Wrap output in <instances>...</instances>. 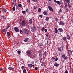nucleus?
I'll return each mask as SVG.
<instances>
[{
	"mask_svg": "<svg viewBox=\"0 0 73 73\" xmlns=\"http://www.w3.org/2000/svg\"><path fill=\"white\" fill-rule=\"evenodd\" d=\"M26 24H27V22L23 20L21 22V25L22 26H25Z\"/></svg>",
	"mask_w": 73,
	"mask_h": 73,
	"instance_id": "2",
	"label": "nucleus"
},
{
	"mask_svg": "<svg viewBox=\"0 0 73 73\" xmlns=\"http://www.w3.org/2000/svg\"><path fill=\"white\" fill-rule=\"evenodd\" d=\"M62 39H63V40H64V41H65V40H66V37H63Z\"/></svg>",
	"mask_w": 73,
	"mask_h": 73,
	"instance_id": "30",
	"label": "nucleus"
},
{
	"mask_svg": "<svg viewBox=\"0 0 73 73\" xmlns=\"http://www.w3.org/2000/svg\"><path fill=\"white\" fill-rule=\"evenodd\" d=\"M46 36H47V37H48V35H46Z\"/></svg>",
	"mask_w": 73,
	"mask_h": 73,
	"instance_id": "56",
	"label": "nucleus"
},
{
	"mask_svg": "<svg viewBox=\"0 0 73 73\" xmlns=\"http://www.w3.org/2000/svg\"><path fill=\"white\" fill-rule=\"evenodd\" d=\"M65 55H63L62 56V58H65Z\"/></svg>",
	"mask_w": 73,
	"mask_h": 73,
	"instance_id": "42",
	"label": "nucleus"
},
{
	"mask_svg": "<svg viewBox=\"0 0 73 73\" xmlns=\"http://www.w3.org/2000/svg\"><path fill=\"white\" fill-rule=\"evenodd\" d=\"M28 66L29 68H32V64H29L28 65Z\"/></svg>",
	"mask_w": 73,
	"mask_h": 73,
	"instance_id": "15",
	"label": "nucleus"
},
{
	"mask_svg": "<svg viewBox=\"0 0 73 73\" xmlns=\"http://www.w3.org/2000/svg\"><path fill=\"white\" fill-rule=\"evenodd\" d=\"M64 58V60H67V59H68V58L66 56H65Z\"/></svg>",
	"mask_w": 73,
	"mask_h": 73,
	"instance_id": "45",
	"label": "nucleus"
},
{
	"mask_svg": "<svg viewBox=\"0 0 73 73\" xmlns=\"http://www.w3.org/2000/svg\"><path fill=\"white\" fill-rule=\"evenodd\" d=\"M18 6L19 7V8H21V7H22V5H21V4H18Z\"/></svg>",
	"mask_w": 73,
	"mask_h": 73,
	"instance_id": "24",
	"label": "nucleus"
},
{
	"mask_svg": "<svg viewBox=\"0 0 73 73\" xmlns=\"http://www.w3.org/2000/svg\"><path fill=\"white\" fill-rule=\"evenodd\" d=\"M59 55H60V54H59Z\"/></svg>",
	"mask_w": 73,
	"mask_h": 73,
	"instance_id": "63",
	"label": "nucleus"
},
{
	"mask_svg": "<svg viewBox=\"0 0 73 73\" xmlns=\"http://www.w3.org/2000/svg\"><path fill=\"white\" fill-rule=\"evenodd\" d=\"M32 1H34V0H32Z\"/></svg>",
	"mask_w": 73,
	"mask_h": 73,
	"instance_id": "61",
	"label": "nucleus"
},
{
	"mask_svg": "<svg viewBox=\"0 0 73 73\" xmlns=\"http://www.w3.org/2000/svg\"><path fill=\"white\" fill-rule=\"evenodd\" d=\"M31 64H34V62L32 61L31 62Z\"/></svg>",
	"mask_w": 73,
	"mask_h": 73,
	"instance_id": "51",
	"label": "nucleus"
},
{
	"mask_svg": "<svg viewBox=\"0 0 73 73\" xmlns=\"http://www.w3.org/2000/svg\"><path fill=\"white\" fill-rule=\"evenodd\" d=\"M25 12H25V11H22V13L24 14L25 13Z\"/></svg>",
	"mask_w": 73,
	"mask_h": 73,
	"instance_id": "43",
	"label": "nucleus"
},
{
	"mask_svg": "<svg viewBox=\"0 0 73 73\" xmlns=\"http://www.w3.org/2000/svg\"><path fill=\"white\" fill-rule=\"evenodd\" d=\"M53 73H54V72Z\"/></svg>",
	"mask_w": 73,
	"mask_h": 73,
	"instance_id": "64",
	"label": "nucleus"
},
{
	"mask_svg": "<svg viewBox=\"0 0 73 73\" xmlns=\"http://www.w3.org/2000/svg\"><path fill=\"white\" fill-rule=\"evenodd\" d=\"M36 28L35 27H34L32 28L31 31L32 32H34L36 31Z\"/></svg>",
	"mask_w": 73,
	"mask_h": 73,
	"instance_id": "8",
	"label": "nucleus"
},
{
	"mask_svg": "<svg viewBox=\"0 0 73 73\" xmlns=\"http://www.w3.org/2000/svg\"><path fill=\"white\" fill-rule=\"evenodd\" d=\"M20 33H21V34H22V33H23V32H22V30H20Z\"/></svg>",
	"mask_w": 73,
	"mask_h": 73,
	"instance_id": "44",
	"label": "nucleus"
},
{
	"mask_svg": "<svg viewBox=\"0 0 73 73\" xmlns=\"http://www.w3.org/2000/svg\"><path fill=\"white\" fill-rule=\"evenodd\" d=\"M2 32H5V29H2Z\"/></svg>",
	"mask_w": 73,
	"mask_h": 73,
	"instance_id": "35",
	"label": "nucleus"
},
{
	"mask_svg": "<svg viewBox=\"0 0 73 73\" xmlns=\"http://www.w3.org/2000/svg\"><path fill=\"white\" fill-rule=\"evenodd\" d=\"M58 51H61V48L59 47L58 48Z\"/></svg>",
	"mask_w": 73,
	"mask_h": 73,
	"instance_id": "22",
	"label": "nucleus"
},
{
	"mask_svg": "<svg viewBox=\"0 0 73 73\" xmlns=\"http://www.w3.org/2000/svg\"><path fill=\"white\" fill-rule=\"evenodd\" d=\"M3 70V68H0V72H1Z\"/></svg>",
	"mask_w": 73,
	"mask_h": 73,
	"instance_id": "47",
	"label": "nucleus"
},
{
	"mask_svg": "<svg viewBox=\"0 0 73 73\" xmlns=\"http://www.w3.org/2000/svg\"><path fill=\"white\" fill-rule=\"evenodd\" d=\"M48 8L49 10L51 11L52 12H53V8H52V7H51L48 6Z\"/></svg>",
	"mask_w": 73,
	"mask_h": 73,
	"instance_id": "7",
	"label": "nucleus"
},
{
	"mask_svg": "<svg viewBox=\"0 0 73 73\" xmlns=\"http://www.w3.org/2000/svg\"><path fill=\"white\" fill-rule=\"evenodd\" d=\"M65 24V23L64 21H60V22L59 23V25H64Z\"/></svg>",
	"mask_w": 73,
	"mask_h": 73,
	"instance_id": "5",
	"label": "nucleus"
},
{
	"mask_svg": "<svg viewBox=\"0 0 73 73\" xmlns=\"http://www.w3.org/2000/svg\"><path fill=\"white\" fill-rule=\"evenodd\" d=\"M58 60V58H56L55 59V61H57Z\"/></svg>",
	"mask_w": 73,
	"mask_h": 73,
	"instance_id": "40",
	"label": "nucleus"
},
{
	"mask_svg": "<svg viewBox=\"0 0 73 73\" xmlns=\"http://www.w3.org/2000/svg\"><path fill=\"white\" fill-rule=\"evenodd\" d=\"M41 68H44V63L42 62V64L40 66Z\"/></svg>",
	"mask_w": 73,
	"mask_h": 73,
	"instance_id": "11",
	"label": "nucleus"
},
{
	"mask_svg": "<svg viewBox=\"0 0 73 73\" xmlns=\"http://www.w3.org/2000/svg\"><path fill=\"white\" fill-rule=\"evenodd\" d=\"M52 1V0H48V1Z\"/></svg>",
	"mask_w": 73,
	"mask_h": 73,
	"instance_id": "59",
	"label": "nucleus"
},
{
	"mask_svg": "<svg viewBox=\"0 0 73 73\" xmlns=\"http://www.w3.org/2000/svg\"><path fill=\"white\" fill-rule=\"evenodd\" d=\"M30 1H31L30 0H28V2H29V3H30Z\"/></svg>",
	"mask_w": 73,
	"mask_h": 73,
	"instance_id": "55",
	"label": "nucleus"
},
{
	"mask_svg": "<svg viewBox=\"0 0 73 73\" xmlns=\"http://www.w3.org/2000/svg\"><path fill=\"white\" fill-rule=\"evenodd\" d=\"M68 53L69 54V55H72V51L70 50H69L68 51Z\"/></svg>",
	"mask_w": 73,
	"mask_h": 73,
	"instance_id": "6",
	"label": "nucleus"
},
{
	"mask_svg": "<svg viewBox=\"0 0 73 73\" xmlns=\"http://www.w3.org/2000/svg\"><path fill=\"white\" fill-rule=\"evenodd\" d=\"M67 39H70V37H69V35H67Z\"/></svg>",
	"mask_w": 73,
	"mask_h": 73,
	"instance_id": "26",
	"label": "nucleus"
},
{
	"mask_svg": "<svg viewBox=\"0 0 73 73\" xmlns=\"http://www.w3.org/2000/svg\"><path fill=\"white\" fill-rule=\"evenodd\" d=\"M45 28V27H42V29L41 30V31H44V29Z\"/></svg>",
	"mask_w": 73,
	"mask_h": 73,
	"instance_id": "34",
	"label": "nucleus"
},
{
	"mask_svg": "<svg viewBox=\"0 0 73 73\" xmlns=\"http://www.w3.org/2000/svg\"><path fill=\"white\" fill-rule=\"evenodd\" d=\"M9 27H10V26L7 25V27H6V29H8Z\"/></svg>",
	"mask_w": 73,
	"mask_h": 73,
	"instance_id": "27",
	"label": "nucleus"
},
{
	"mask_svg": "<svg viewBox=\"0 0 73 73\" xmlns=\"http://www.w3.org/2000/svg\"><path fill=\"white\" fill-rule=\"evenodd\" d=\"M54 1L55 3H57V4H58L59 5H60V4H61V2L59 1H56V0H54Z\"/></svg>",
	"mask_w": 73,
	"mask_h": 73,
	"instance_id": "3",
	"label": "nucleus"
},
{
	"mask_svg": "<svg viewBox=\"0 0 73 73\" xmlns=\"http://www.w3.org/2000/svg\"><path fill=\"white\" fill-rule=\"evenodd\" d=\"M28 56L29 57H31V56H30L29 55H28Z\"/></svg>",
	"mask_w": 73,
	"mask_h": 73,
	"instance_id": "58",
	"label": "nucleus"
},
{
	"mask_svg": "<svg viewBox=\"0 0 73 73\" xmlns=\"http://www.w3.org/2000/svg\"><path fill=\"white\" fill-rule=\"evenodd\" d=\"M35 65H32V66H33H33H34Z\"/></svg>",
	"mask_w": 73,
	"mask_h": 73,
	"instance_id": "57",
	"label": "nucleus"
},
{
	"mask_svg": "<svg viewBox=\"0 0 73 73\" xmlns=\"http://www.w3.org/2000/svg\"><path fill=\"white\" fill-rule=\"evenodd\" d=\"M2 11L4 13H5V12H7V10L5 9H3L2 10Z\"/></svg>",
	"mask_w": 73,
	"mask_h": 73,
	"instance_id": "17",
	"label": "nucleus"
},
{
	"mask_svg": "<svg viewBox=\"0 0 73 73\" xmlns=\"http://www.w3.org/2000/svg\"><path fill=\"white\" fill-rule=\"evenodd\" d=\"M39 17H40L41 18H42V15H39Z\"/></svg>",
	"mask_w": 73,
	"mask_h": 73,
	"instance_id": "41",
	"label": "nucleus"
},
{
	"mask_svg": "<svg viewBox=\"0 0 73 73\" xmlns=\"http://www.w3.org/2000/svg\"><path fill=\"white\" fill-rule=\"evenodd\" d=\"M66 12H68L69 11V10L68 9H66Z\"/></svg>",
	"mask_w": 73,
	"mask_h": 73,
	"instance_id": "48",
	"label": "nucleus"
},
{
	"mask_svg": "<svg viewBox=\"0 0 73 73\" xmlns=\"http://www.w3.org/2000/svg\"><path fill=\"white\" fill-rule=\"evenodd\" d=\"M35 70H37L38 69V68H37V67H35Z\"/></svg>",
	"mask_w": 73,
	"mask_h": 73,
	"instance_id": "49",
	"label": "nucleus"
},
{
	"mask_svg": "<svg viewBox=\"0 0 73 73\" xmlns=\"http://www.w3.org/2000/svg\"><path fill=\"white\" fill-rule=\"evenodd\" d=\"M49 17H47L46 18L45 20L46 21H49Z\"/></svg>",
	"mask_w": 73,
	"mask_h": 73,
	"instance_id": "13",
	"label": "nucleus"
},
{
	"mask_svg": "<svg viewBox=\"0 0 73 73\" xmlns=\"http://www.w3.org/2000/svg\"><path fill=\"white\" fill-rule=\"evenodd\" d=\"M22 69H24V68H25V67L24 66H23L22 67Z\"/></svg>",
	"mask_w": 73,
	"mask_h": 73,
	"instance_id": "38",
	"label": "nucleus"
},
{
	"mask_svg": "<svg viewBox=\"0 0 73 73\" xmlns=\"http://www.w3.org/2000/svg\"><path fill=\"white\" fill-rule=\"evenodd\" d=\"M7 35L8 36H10V33L9 32L7 33Z\"/></svg>",
	"mask_w": 73,
	"mask_h": 73,
	"instance_id": "23",
	"label": "nucleus"
},
{
	"mask_svg": "<svg viewBox=\"0 0 73 73\" xmlns=\"http://www.w3.org/2000/svg\"><path fill=\"white\" fill-rule=\"evenodd\" d=\"M70 1H69V0H66V2L67 3H68V4H69Z\"/></svg>",
	"mask_w": 73,
	"mask_h": 73,
	"instance_id": "32",
	"label": "nucleus"
},
{
	"mask_svg": "<svg viewBox=\"0 0 73 73\" xmlns=\"http://www.w3.org/2000/svg\"><path fill=\"white\" fill-rule=\"evenodd\" d=\"M68 8H70V5L69 4L68 5Z\"/></svg>",
	"mask_w": 73,
	"mask_h": 73,
	"instance_id": "52",
	"label": "nucleus"
},
{
	"mask_svg": "<svg viewBox=\"0 0 73 73\" xmlns=\"http://www.w3.org/2000/svg\"><path fill=\"white\" fill-rule=\"evenodd\" d=\"M43 13L44 15H47V12L46 11H44L43 12Z\"/></svg>",
	"mask_w": 73,
	"mask_h": 73,
	"instance_id": "19",
	"label": "nucleus"
},
{
	"mask_svg": "<svg viewBox=\"0 0 73 73\" xmlns=\"http://www.w3.org/2000/svg\"><path fill=\"white\" fill-rule=\"evenodd\" d=\"M64 73H68V72L67 70H66L64 72Z\"/></svg>",
	"mask_w": 73,
	"mask_h": 73,
	"instance_id": "46",
	"label": "nucleus"
},
{
	"mask_svg": "<svg viewBox=\"0 0 73 73\" xmlns=\"http://www.w3.org/2000/svg\"><path fill=\"white\" fill-rule=\"evenodd\" d=\"M17 53L18 54H20V53H21V51L20 50H18L17 51Z\"/></svg>",
	"mask_w": 73,
	"mask_h": 73,
	"instance_id": "33",
	"label": "nucleus"
},
{
	"mask_svg": "<svg viewBox=\"0 0 73 73\" xmlns=\"http://www.w3.org/2000/svg\"><path fill=\"white\" fill-rule=\"evenodd\" d=\"M38 12H41V9L40 8L38 9Z\"/></svg>",
	"mask_w": 73,
	"mask_h": 73,
	"instance_id": "25",
	"label": "nucleus"
},
{
	"mask_svg": "<svg viewBox=\"0 0 73 73\" xmlns=\"http://www.w3.org/2000/svg\"><path fill=\"white\" fill-rule=\"evenodd\" d=\"M26 53H27V54H31V52H30L29 51H27Z\"/></svg>",
	"mask_w": 73,
	"mask_h": 73,
	"instance_id": "16",
	"label": "nucleus"
},
{
	"mask_svg": "<svg viewBox=\"0 0 73 73\" xmlns=\"http://www.w3.org/2000/svg\"><path fill=\"white\" fill-rule=\"evenodd\" d=\"M62 12V10L61 9H60L59 11V13H61Z\"/></svg>",
	"mask_w": 73,
	"mask_h": 73,
	"instance_id": "31",
	"label": "nucleus"
},
{
	"mask_svg": "<svg viewBox=\"0 0 73 73\" xmlns=\"http://www.w3.org/2000/svg\"><path fill=\"white\" fill-rule=\"evenodd\" d=\"M47 31H48V29H45L44 30L45 32L46 33Z\"/></svg>",
	"mask_w": 73,
	"mask_h": 73,
	"instance_id": "39",
	"label": "nucleus"
},
{
	"mask_svg": "<svg viewBox=\"0 0 73 73\" xmlns=\"http://www.w3.org/2000/svg\"><path fill=\"white\" fill-rule=\"evenodd\" d=\"M8 69H9L10 70H13V68L12 67H9Z\"/></svg>",
	"mask_w": 73,
	"mask_h": 73,
	"instance_id": "20",
	"label": "nucleus"
},
{
	"mask_svg": "<svg viewBox=\"0 0 73 73\" xmlns=\"http://www.w3.org/2000/svg\"><path fill=\"white\" fill-rule=\"evenodd\" d=\"M40 53H42V52L40 51Z\"/></svg>",
	"mask_w": 73,
	"mask_h": 73,
	"instance_id": "62",
	"label": "nucleus"
},
{
	"mask_svg": "<svg viewBox=\"0 0 73 73\" xmlns=\"http://www.w3.org/2000/svg\"><path fill=\"white\" fill-rule=\"evenodd\" d=\"M34 1L35 3H36L37 1V0H34Z\"/></svg>",
	"mask_w": 73,
	"mask_h": 73,
	"instance_id": "53",
	"label": "nucleus"
},
{
	"mask_svg": "<svg viewBox=\"0 0 73 73\" xmlns=\"http://www.w3.org/2000/svg\"><path fill=\"white\" fill-rule=\"evenodd\" d=\"M47 53V52H46V51H45L44 53V54H45V56H46Z\"/></svg>",
	"mask_w": 73,
	"mask_h": 73,
	"instance_id": "36",
	"label": "nucleus"
},
{
	"mask_svg": "<svg viewBox=\"0 0 73 73\" xmlns=\"http://www.w3.org/2000/svg\"><path fill=\"white\" fill-rule=\"evenodd\" d=\"M54 20L56 21H58V19H57V18H54Z\"/></svg>",
	"mask_w": 73,
	"mask_h": 73,
	"instance_id": "29",
	"label": "nucleus"
},
{
	"mask_svg": "<svg viewBox=\"0 0 73 73\" xmlns=\"http://www.w3.org/2000/svg\"><path fill=\"white\" fill-rule=\"evenodd\" d=\"M54 66H56V67L58 66H59V64H58L57 62L55 63L54 64Z\"/></svg>",
	"mask_w": 73,
	"mask_h": 73,
	"instance_id": "9",
	"label": "nucleus"
},
{
	"mask_svg": "<svg viewBox=\"0 0 73 73\" xmlns=\"http://www.w3.org/2000/svg\"><path fill=\"white\" fill-rule=\"evenodd\" d=\"M29 40V38H25V39L24 40V41L25 42H27Z\"/></svg>",
	"mask_w": 73,
	"mask_h": 73,
	"instance_id": "12",
	"label": "nucleus"
},
{
	"mask_svg": "<svg viewBox=\"0 0 73 73\" xmlns=\"http://www.w3.org/2000/svg\"><path fill=\"white\" fill-rule=\"evenodd\" d=\"M71 23H73V20L72 19L71 20Z\"/></svg>",
	"mask_w": 73,
	"mask_h": 73,
	"instance_id": "50",
	"label": "nucleus"
},
{
	"mask_svg": "<svg viewBox=\"0 0 73 73\" xmlns=\"http://www.w3.org/2000/svg\"><path fill=\"white\" fill-rule=\"evenodd\" d=\"M58 31V30H57V28H55L54 30V31L55 33H57V32Z\"/></svg>",
	"mask_w": 73,
	"mask_h": 73,
	"instance_id": "18",
	"label": "nucleus"
},
{
	"mask_svg": "<svg viewBox=\"0 0 73 73\" xmlns=\"http://www.w3.org/2000/svg\"><path fill=\"white\" fill-rule=\"evenodd\" d=\"M23 72L24 73H26V70L25 69H24L23 70Z\"/></svg>",
	"mask_w": 73,
	"mask_h": 73,
	"instance_id": "28",
	"label": "nucleus"
},
{
	"mask_svg": "<svg viewBox=\"0 0 73 73\" xmlns=\"http://www.w3.org/2000/svg\"><path fill=\"white\" fill-rule=\"evenodd\" d=\"M58 31H60V32H63V29L61 28H60L58 29Z\"/></svg>",
	"mask_w": 73,
	"mask_h": 73,
	"instance_id": "10",
	"label": "nucleus"
},
{
	"mask_svg": "<svg viewBox=\"0 0 73 73\" xmlns=\"http://www.w3.org/2000/svg\"><path fill=\"white\" fill-rule=\"evenodd\" d=\"M13 11H15V10H16V8H15V7L14 6L13 8Z\"/></svg>",
	"mask_w": 73,
	"mask_h": 73,
	"instance_id": "21",
	"label": "nucleus"
},
{
	"mask_svg": "<svg viewBox=\"0 0 73 73\" xmlns=\"http://www.w3.org/2000/svg\"><path fill=\"white\" fill-rule=\"evenodd\" d=\"M16 4H17V3H15V4H14V6H16Z\"/></svg>",
	"mask_w": 73,
	"mask_h": 73,
	"instance_id": "54",
	"label": "nucleus"
},
{
	"mask_svg": "<svg viewBox=\"0 0 73 73\" xmlns=\"http://www.w3.org/2000/svg\"><path fill=\"white\" fill-rule=\"evenodd\" d=\"M26 11L27 12H28L29 11V10H28V9H26Z\"/></svg>",
	"mask_w": 73,
	"mask_h": 73,
	"instance_id": "37",
	"label": "nucleus"
},
{
	"mask_svg": "<svg viewBox=\"0 0 73 73\" xmlns=\"http://www.w3.org/2000/svg\"><path fill=\"white\" fill-rule=\"evenodd\" d=\"M24 33L25 34H26V35H29V30H28L25 29L23 31Z\"/></svg>",
	"mask_w": 73,
	"mask_h": 73,
	"instance_id": "1",
	"label": "nucleus"
},
{
	"mask_svg": "<svg viewBox=\"0 0 73 73\" xmlns=\"http://www.w3.org/2000/svg\"><path fill=\"white\" fill-rule=\"evenodd\" d=\"M14 30L15 31V32H18L19 31V28L17 27H15L14 28Z\"/></svg>",
	"mask_w": 73,
	"mask_h": 73,
	"instance_id": "4",
	"label": "nucleus"
},
{
	"mask_svg": "<svg viewBox=\"0 0 73 73\" xmlns=\"http://www.w3.org/2000/svg\"><path fill=\"white\" fill-rule=\"evenodd\" d=\"M53 58V60H54V59H55V58Z\"/></svg>",
	"mask_w": 73,
	"mask_h": 73,
	"instance_id": "60",
	"label": "nucleus"
},
{
	"mask_svg": "<svg viewBox=\"0 0 73 73\" xmlns=\"http://www.w3.org/2000/svg\"><path fill=\"white\" fill-rule=\"evenodd\" d=\"M29 23L30 24H32V23H33V21H32V19H30L29 20Z\"/></svg>",
	"mask_w": 73,
	"mask_h": 73,
	"instance_id": "14",
	"label": "nucleus"
}]
</instances>
